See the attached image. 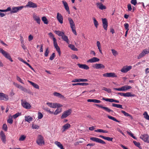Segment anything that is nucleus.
Segmentation results:
<instances>
[{
	"instance_id": "obj_1",
	"label": "nucleus",
	"mask_w": 149,
	"mask_h": 149,
	"mask_svg": "<svg viewBox=\"0 0 149 149\" xmlns=\"http://www.w3.org/2000/svg\"><path fill=\"white\" fill-rule=\"evenodd\" d=\"M46 104L48 106L52 108H60L63 106L62 104L57 103H52L48 102H47Z\"/></svg>"
},
{
	"instance_id": "obj_2",
	"label": "nucleus",
	"mask_w": 149,
	"mask_h": 149,
	"mask_svg": "<svg viewBox=\"0 0 149 149\" xmlns=\"http://www.w3.org/2000/svg\"><path fill=\"white\" fill-rule=\"evenodd\" d=\"M0 52L6 58L9 60L11 62L13 61V60L11 58L10 54L7 52L5 51L1 48H0Z\"/></svg>"
},
{
	"instance_id": "obj_3",
	"label": "nucleus",
	"mask_w": 149,
	"mask_h": 149,
	"mask_svg": "<svg viewBox=\"0 0 149 149\" xmlns=\"http://www.w3.org/2000/svg\"><path fill=\"white\" fill-rule=\"evenodd\" d=\"M131 88L132 87L131 86L125 85L120 88H114L113 89L114 90L118 91H125L130 89H131Z\"/></svg>"
},
{
	"instance_id": "obj_4",
	"label": "nucleus",
	"mask_w": 149,
	"mask_h": 149,
	"mask_svg": "<svg viewBox=\"0 0 149 149\" xmlns=\"http://www.w3.org/2000/svg\"><path fill=\"white\" fill-rule=\"evenodd\" d=\"M36 142L40 146H42L45 144L44 138L40 135H38Z\"/></svg>"
},
{
	"instance_id": "obj_5",
	"label": "nucleus",
	"mask_w": 149,
	"mask_h": 149,
	"mask_svg": "<svg viewBox=\"0 0 149 149\" xmlns=\"http://www.w3.org/2000/svg\"><path fill=\"white\" fill-rule=\"evenodd\" d=\"M148 53H149V49H145L142 51L141 53L137 56V58L139 59Z\"/></svg>"
},
{
	"instance_id": "obj_6",
	"label": "nucleus",
	"mask_w": 149,
	"mask_h": 149,
	"mask_svg": "<svg viewBox=\"0 0 149 149\" xmlns=\"http://www.w3.org/2000/svg\"><path fill=\"white\" fill-rule=\"evenodd\" d=\"M24 7L23 6H20L13 7L12 9L11 8L10 13H16L17 12H18L19 11L22 10Z\"/></svg>"
},
{
	"instance_id": "obj_7",
	"label": "nucleus",
	"mask_w": 149,
	"mask_h": 149,
	"mask_svg": "<svg viewBox=\"0 0 149 149\" xmlns=\"http://www.w3.org/2000/svg\"><path fill=\"white\" fill-rule=\"evenodd\" d=\"M21 104L23 107L26 109H30L31 107V106L30 104L26 101H22Z\"/></svg>"
},
{
	"instance_id": "obj_8",
	"label": "nucleus",
	"mask_w": 149,
	"mask_h": 149,
	"mask_svg": "<svg viewBox=\"0 0 149 149\" xmlns=\"http://www.w3.org/2000/svg\"><path fill=\"white\" fill-rule=\"evenodd\" d=\"M71 113V110L70 109L64 111L61 117V118L63 119L66 118Z\"/></svg>"
},
{
	"instance_id": "obj_9",
	"label": "nucleus",
	"mask_w": 149,
	"mask_h": 149,
	"mask_svg": "<svg viewBox=\"0 0 149 149\" xmlns=\"http://www.w3.org/2000/svg\"><path fill=\"white\" fill-rule=\"evenodd\" d=\"M90 139L91 140L93 141L102 144H104L105 143V142L103 140L97 138L92 137H91Z\"/></svg>"
},
{
	"instance_id": "obj_10",
	"label": "nucleus",
	"mask_w": 149,
	"mask_h": 149,
	"mask_svg": "<svg viewBox=\"0 0 149 149\" xmlns=\"http://www.w3.org/2000/svg\"><path fill=\"white\" fill-rule=\"evenodd\" d=\"M132 66H131L125 65L123 66L121 70V71L123 73H126L131 69Z\"/></svg>"
},
{
	"instance_id": "obj_11",
	"label": "nucleus",
	"mask_w": 149,
	"mask_h": 149,
	"mask_svg": "<svg viewBox=\"0 0 149 149\" xmlns=\"http://www.w3.org/2000/svg\"><path fill=\"white\" fill-rule=\"evenodd\" d=\"M37 7V5L31 1H29L25 6V7H29L33 8H36Z\"/></svg>"
},
{
	"instance_id": "obj_12",
	"label": "nucleus",
	"mask_w": 149,
	"mask_h": 149,
	"mask_svg": "<svg viewBox=\"0 0 149 149\" xmlns=\"http://www.w3.org/2000/svg\"><path fill=\"white\" fill-rule=\"evenodd\" d=\"M140 138L144 142L149 143V136L147 134L141 135L140 136Z\"/></svg>"
},
{
	"instance_id": "obj_13",
	"label": "nucleus",
	"mask_w": 149,
	"mask_h": 149,
	"mask_svg": "<svg viewBox=\"0 0 149 149\" xmlns=\"http://www.w3.org/2000/svg\"><path fill=\"white\" fill-rule=\"evenodd\" d=\"M102 21L103 28L106 31H107V29L108 24L107 20L106 18H102Z\"/></svg>"
},
{
	"instance_id": "obj_14",
	"label": "nucleus",
	"mask_w": 149,
	"mask_h": 149,
	"mask_svg": "<svg viewBox=\"0 0 149 149\" xmlns=\"http://www.w3.org/2000/svg\"><path fill=\"white\" fill-rule=\"evenodd\" d=\"M103 76L106 77H117L116 74L113 72L106 73L104 74Z\"/></svg>"
},
{
	"instance_id": "obj_15",
	"label": "nucleus",
	"mask_w": 149,
	"mask_h": 149,
	"mask_svg": "<svg viewBox=\"0 0 149 149\" xmlns=\"http://www.w3.org/2000/svg\"><path fill=\"white\" fill-rule=\"evenodd\" d=\"M93 67L96 69H100L101 68L104 69L105 68V66L102 64L101 63H96L94 64Z\"/></svg>"
},
{
	"instance_id": "obj_16",
	"label": "nucleus",
	"mask_w": 149,
	"mask_h": 149,
	"mask_svg": "<svg viewBox=\"0 0 149 149\" xmlns=\"http://www.w3.org/2000/svg\"><path fill=\"white\" fill-rule=\"evenodd\" d=\"M95 105L96 106H97L100 108H102V109H104L106 111H107L109 113H110L111 112H113V110H111L110 109H109L107 107H104L102 105H100L98 104H95Z\"/></svg>"
},
{
	"instance_id": "obj_17",
	"label": "nucleus",
	"mask_w": 149,
	"mask_h": 149,
	"mask_svg": "<svg viewBox=\"0 0 149 149\" xmlns=\"http://www.w3.org/2000/svg\"><path fill=\"white\" fill-rule=\"evenodd\" d=\"M68 20L69 21L70 27L72 31L74 33V22L72 19L70 17H68Z\"/></svg>"
},
{
	"instance_id": "obj_18",
	"label": "nucleus",
	"mask_w": 149,
	"mask_h": 149,
	"mask_svg": "<svg viewBox=\"0 0 149 149\" xmlns=\"http://www.w3.org/2000/svg\"><path fill=\"white\" fill-rule=\"evenodd\" d=\"M120 95L124 97H134L135 96L134 94H132L130 92H127L126 93H120Z\"/></svg>"
},
{
	"instance_id": "obj_19",
	"label": "nucleus",
	"mask_w": 149,
	"mask_h": 149,
	"mask_svg": "<svg viewBox=\"0 0 149 149\" xmlns=\"http://www.w3.org/2000/svg\"><path fill=\"white\" fill-rule=\"evenodd\" d=\"M0 136L3 142L5 143L6 142V136L5 133L3 131H1L0 134Z\"/></svg>"
},
{
	"instance_id": "obj_20",
	"label": "nucleus",
	"mask_w": 149,
	"mask_h": 149,
	"mask_svg": "<svg viewBox=\"0 0 149 149\" xmlns=\"http://www.w3.org/2000/svg\"><path fill=\"white\" fill-rule=\"evenodd\" d=\"M55 48L57 51L58 53V54L60 56L61 54V52L60 48L58 45L56 41L53 42Z\"/></svg>"
},
{
	"instance_id": "obj_21",
	"label": "nucleus",
	"mask_w": 149,
	"mask_h": 149,
	"mask_svg": "<svg viewBox=\"0 0 149 149\" xmlns=\"http://www.w3.org/2000/svg\"><path fill=\"white\" fill-rule=\"evenodd\" d=\"M70 125L69 123H66L62 126V132H64L70 128Z\"/></svg>"
},
{
	"instance_id": "obj_22",
	"label": "nucleus",
	"mask_w": 149,
	"mask_h": 149,
	"mask_svg": "<svg viewBox=\"0 0 149 149\" xmlns=\"http://www.w3.org/2000/svg\"><path fill=\"white\" fill-rule=\"evenodd\" d=\"M33 18L38 24H40L41 20L39 16L34 14L33 15Z\"/></svg>"
},
{
	"instance_id": "obj_23",
	"label": "nucleus",
	"mask_w": 149,
	"mask_h": 149,
	"mask_svg": "<svg viewBox=\"0 0 149 149\" xmlns=\"http://www.w3.org/2000/svg\"><path fill=\"white\" fill-rule=\"evenodd\" d=\"M99 60L100 59L98 58L97 57H94L88 60L87 61V62L88 63H93L98 62Z\"/></svg>"
},
{
	"instance_id": "obj_24",
	"label": "nucleus",
	"mask_w": 149,
	"mask_h": 149,
	"mask_svg": "<svg viewBox=\"0 0 149 149\" xmlns=\"http://www.w3.org/2000/svg\"><path fill=\"white\" fill-rule=\"evenodd\" d=\"M96 4L97 7L100 10H103L106 8V7L103 5L101 3H97Z\"/></svg>"
},
{
	"instance_id": "obj_25",
	"label": "nucleus",
	"mask_w": 149,
	"mask_h": 149,
	"mask_svg": "<svg viewBox=\"0 0 149 149\" xmlns=\"http://www.w3.org/2000/svg\"><path fill=\"white\" fill-rule=\"evenodd\" d=\"M56 17L57 20L60 23H63V17L61 14L59 13H57Z\"/></svg>"
},
{
	"instance_id": "obj_26",
	"label": "nucleus",
	"mask_w": 149,
	"mask_h": 149,
	"mask_svg": "<svg viewBox=\"0 0 149 149\" xmlns=\"http://www.w3.org/2000/svg\"><path fill=\"white\" fill-rule=\"evenodd\" d=\"M77 65L78 67L81 68L83 69L86 70H88L89 69V67L85 64H77Z\"/></svg>"
},
{
	"instance_id": "obj_27",
	"label": "nucleus",
	"mask_w": 149,
	"mask_h": 149,
	"mask_svg": "<svg viewBox=\"0 0 149 149\" xmlns=\"http://www.w3.org/2000/svg\"><path fill=\"white\" fill-rule=\"evenodd\" d=\"M25 120L29 123H30L33 120V118L30 116H24Z\"/></svg>"
},
{
	"instance_id": "obj_28",
	"label": "nucleus",
	"mask_w": 149,
	"mask_h": 149,
	"mask_svg": "<svg viewBox=\"0 0 149 149\" xmlns=\"http://www.w3.org/2000/svg\"><path fill=\"white\" fill-rule=\"evenodd\" d=\"M62 2L65 9L68 12V13L70 14L69 9L67 3L65 1H63Z\"/></svg>"
},
{
	"instance_id": "obj_29",
	"label": "nucleus",
	"mask_w": 149,
	"mask_h": 149,
	"mask_svg": "<svg viewBox=\"0 0 149 149\" xmlns=\"http://www.w3.org/2000/svg\"><path fill=\"white\" fill-rule=\"evenodd\" d=\"M28 81L29 83L31 85H32L34 88L37 89H39V86L37 84H36L35 83L32 81H30L29 80H28Z\"/></svg>"
},
{
	"instance_id": "obj_30",
	"label": "nucleus",
	"mask_w": 149,
	"mask_h": 149,
	"mask_svg": "<svg viewBox=\"0 0 149 149\" xmlns=\"http://www.w3.org/2000/svg\"><path fill=\"white\" fill-rule=\"evenodd\" d=\"M3 94L1 100H3L5 101H7L9 99V97L8 96L3 93Z\"/></svg>"
},
{
	"instance_id": "obj_31",
	"label": "nucleus",
	"mask_w": 149,
	"mask_h": 149,
	"mask_svg": "<svg viewBox=\"0 0 149 149\" xmlns=\"http://www.w3.org/2000/svg\"><path fill=\"white\" fill-rule=\"evenodd\" d=\"M54 143L60 149H63V146L60 142L56 141Z\"/></svg>"
},
{
	"instance_id": "obj_32",
	"label": "nucleus",
	"mask_w": 149,
	"mask_h": 149,
	"mask_svg": "<svg viewBox=\"0 0 149 149\" xmlns=\"http://www.w3.org/2000/svg\"><path fill=\"white\" fill-rule=\"evenodd\" d=\"M62 109L60 108H57L56 109L54 112L53 114L55 115H56L58 114L59 113H61L62 111Z\"/></svg>"
},
{
	"instance_id": "obj_33",
	"label": "nucleus",
	"mask_w": 149,
	"mask_h": 149,
	"mask_svg": "<svg viewBox=\"0 0 149 149\" xmlns=\"http://www.w3.org/2000/svg\"><path fill=\"white\" fill-rule=\"evenodd\" d=\"M121 112L124 115L126 116L130 117L132 119H133V117L132 115L130 114L127 113L125 111L123 110H122Z\"/></svg>"
},
{
	"instance_id": "obj_34",
	"label": "nucleus",
	"mask_w": 149,
	"mask_h": 149,
	"mask_svg": "<svg viewBox=\"0 0 149 149\" xmlns=\"http://www.w3.org/2000/svg\"><path fill=\"white\" fill-rule=\"evenodd\" d=\"M54 32L58 36H61V37L64 34V33L63 32L59 31H54Z\"/></svg>"
},
{
	"instance_id": "obj_35",
	"label": "nucleus",
	"mask_w": 149,
	"mask_h": 149,
	"mask_svg": "<svg viewBox=\"0 0 149 149\" xmlns=\"http://www.w3.org/2000/svg\"><path fill=\"white\" fill-rule=\"evenodd\" d=\"M96 43H97V46L98 47V49H99L100 52L101 54H102V49H101V45L100 42L99 41H97V42Z\"/></svg>"
},
{
	"instance_id": "obj_36",
	"label": "nucleus",
	"mask_w": 149,
	"mask_h": 149,
	"mask_svg": "<svg viewBox=\"0 0 149 149\" xmlns=\"http://www.w3.org/2000/svg\"><path fill=\"white\" fill-rule=\"evenodd\" d=\"M53 95L55 96L58 97L60 98H63L64 97L63 95H61L60 93H58L55 92L53 93Z\"/></svg>"
},
{
	"instance_id": "obj_37",
	"label": "nucleus",
	"mask_w": 149,
	"mask_h": 149,
	"mask_svg": "<svg viewBox=\"0 0 149 149\" xmlns=\"http://www.w3.org/2000/svg\"><path fill=\"white\" fill-rule=\"evenodd\" d=\"M88 81V79H75V82H87Z\"/></svg>"
},
{
	"instance_id": "obj_38",
	"label": "nucleus",
	"mask_w": 149,
	"mask_h": 149,
	"mask_svg": "<svg viewBox=\"0 0 149 149\" xmlns=\"http://www.w3.org/2000/svg\"><path fill=\"white\" fill-rule=\"evenodd\" d=\"M107 117L109 119H111L114 121H116V122H117L118 123L120 122V121H119L118 120L114 117H113L112 116H109V115H108V116H107Z\"/></svg>"
},
{
	"instance_id": "obj_39",
	"label": "nucleus",
	"mask_w": 149,
	"mask_h": 149,
	"mask_svg": "<svg viewBox=\"0 0 149 149\" xmlns=\"http://www.w3.org/2000/svg\"><path fill=\"white\" fill-rule=\"evenodd\" d=\"M112 106L113 107H116L117 108L123 109L122 105L120 104H116L114 103L112 104Z\"/></svg>"
},
{
	"instance_id": "obj_40",
	"label": "nucleus",
	"mask_w": 149,
	"mask_h": 149,
	"mask_svg": "<svg viewBox=\"0 0 149 149\" xmlns=\"http://www.w3.org/2000/svg\"><path fill=\"white\" fill-rule=\"evenodd\" d=\"M65 41H66L67 43H69V40L68 37L65 35V34L61 37Z\"/></svg>"
},
{
	"instance_id": "obj_41",
	"label": "nucleus",
	"mask_w": 149,
	"mask_h": 149,
	"mask_svg": "<svg viewBox=\"0 0 149 149\" xmlns=\"http://www.w3.org/2000/svg\"><path fill=\"white\" fill-rule=\"evenodd\" d=\"M89 85L88 83H75V85H81L82 86H87Z\"/></svg>"
},
{
	"instance_id": "obj_42",
	"label": "nucleus",
	"mask_w": 149,
	"mask_h": 149,
	"mask_svg": "<svg viewBox=\"0 0 149 149\" xmlns=\"http://www.w3.org/2000/svg\"><path fill=\"white\" fill-rule=\"evenodd\" d=\"M42 20L45 24H47L48 23L47 19L45 16H44L42 17Z\"/></svg>"
},
{
	"instance_id": "obj_43",
	"label": "nucleus",
	"mask_w": 149,
	"mask_h": 149,
	"mask_svg": "<svg viewBox=\"0 0 149 149\" xmlns=\"http://www.w3.org/2000/svg\"><path fill=\"white\" fill-rule=\"evenodd\" d=\"M95 131L97 132H103V133H108V132L107 131L104 130L102 129H97V130H95Z\"/></svg>"
},
{
	"instance_id": "obj_44",
	"label": "nucleus",
	"mask_w": 149,
	"mask_h": 149,
	"mask_svg": "<svg viewBox=\"0 0 149 149\" xmlns=\"http://www.w3.org/2000/svg\"><path fill=\"white\" fill-rule=\"evenodd\" d=\"M21 115V113L18 112L17 113H16L14 115L12 116V118H13L14 119H15L16 118L18 117V116H20Z\"/></svg>"
},
{
	"instance_id": "obj_45",
	"label": "nucleus",
	"mask_w": 149,
	"mask_h": 149,
	"mask_svg": "<svg viewBox=\"0 0 149 149\" xmlns=\"http://www.w3.org/2000/svg\"><path fill=\"white\" fill-rule=\"evenodd\" d=\"M48 35L51 38H52L53 39V42L56 41V39L54 38V35L52 34V33L50 32L49 33H48Z\"/></svg>"
},
{
	"instance_id": "obj_46",
	"label": "nucleus",
	"mask_w": 149,
	"mask_h": 149,
	"mask_svg": "<svg viewBox=\"0 0 149 149\" xmlns=\"http://www.w3.org/2000/svg\"><path fill=\"white\" fill-rule=\"evenodd\" d=\"M26 138V136L25 135H21L19 138V140L20 141H24Z\"/></svg>"
},
{
	"instance_id": "obj_47",
	"label": "nucleus",
	"mask_w": 149,
	"mask_h": 149,
	"mask_svg": "<svg viewBox=\"0 0 149 149\" xmlns=\"http://www.w3.org/2000/svg\"><path fill=\"white\" fill-rule=\"evenodd\" d=\"M94 24L96 28H97L98 25V22L96 20L95 18H93Z\"/></svg>"
},
{
	"instance_id": "obj_48",
	"label": "nucleus",
	"mask_w": 149,
	"mask_h": 149,
	"mask_svg": "<svg viewBox=\"0 0 149 149\" xmlns=\"http://www.w3.org/2000/svg\"><path fill=\"white\" fill-rule=\"evenodd\" d=\"M43 114L40 112L38 111V119H41L43 117Z\"/></svg>"
},
{
	"instance_id": "obj_49",
	"label": "nucleus",
	"mask_w": 149,
	"mask_h": 149,
	"mask_svg": "<svg viewBox=\"0 0 149 149\" xmlns=\"http://www.w3.org/2000/svg\"><path fill=\"white\" fill-rule=\"evenodd\" d=\"M143 115L144 116V118L145 119L149 120V116L147 112H145L143 114Z\"/></svg>"
},
{
	"instance_id": "obj_50",
	"label": "nucleus",
	"mask_w": 149,
	"mask_h": 149,
	"mask_svg": "<svg viewBox=\"0 0 149 149\" xmlns=\"http://www.w3.org/2000/svg\"><path fill=\"white\" fill-rule=\"evenodd\" d=\"M11 11V8L10 7H8L5 10L0 9V12H6Z\"/></svg>"
},
{
	"instance_id": "obj_51",
	"label": "nucleus",
	"mask_w": 149,
	"mask_h": 149,
	"mask_svg": "<svg viewBox=\"0 0 149 149\" xmlns=\"http://www.w3.org/2000/svg\"><path fill=\"white\" fill-rule=\"evenodd\" d=\"M17 88L20 89L22 91L24 92H26L27 91L26 89L20 85H19Z\"/></svg>"
},
{
	"instance_id": "obj_52",
	"label": "nucleus",
	"mask_w": 149,
	"mask_h": 149,
	"mask_svg": "<svg viewBox=\"0 0 149 149\" xmlns=\"http://www.w3.org/2000/svg\"><path fill=\"white\" fill-rule=\"evenodd\" d=\"M127 132L128 135L130 136L133 139H136V138L133 135V134L132 133L130 132L127 131Z\"/></svg>"
},
{
	"instance_id": "obj_53",
	"label": "nucleus",
	"mask_w": 149,
	"mask_h": 149,
	"mask_svg": "<svg viewBox=\"0 0 149 149\" xmlns=\"http://www.w3.org/2000/svg\"><path fill=\"white\" fill-rule=\"evenodd\" d=\"M102 90L106 91L108 93H110L111 92V90L109 88H107L105 87H103Z\"/></svg>"
},
{
	"instance_id": "obj_54",
	"label": "nucleus",
	"mask_w": 149,
	"mask_h": 149,
	"mask_svg": "<svg viewBox=\"0 0 149 149\" xmlns=\"http://www.w3.org/2000/svg\"><path fill=\"white\" fill-rule=\"evenodd\" d=\"M124 27L125 28V29L127 31H128L129 30V25L128 23H125L124 24Z\"/></svg>"
},
{
	"instance_id": "obj_55",
	"label": "nucleus",
	"mask_w": 149,
	"mask_h": 149,
	"mask_svg": "<svg viewBox=\"0 0 149 149\" xmlns=\"http://www.w3.org/2000/svg\"><path fill=\"white\" fill-rule=\"evenodd\" d=\"M111 51L113 55L114 56H116L118 54L117 52L114 49H112Z\"/></svg>"
},
{
	"instance_id": "obj_56",
	"label": "nucleus",
	"mask_w": 149,
	"mask_h": 149,
	"mask_svg": "<svg viewBox=\"0 0 149 149\" xmlns=\"http://www.w3.org/2000/svg\"><path fill=\"white\" fill-rule=\"evenodd\" d=\"M12 118H12L11 116L7 120L8 122L10 124H12L13 122V120H12Z\"/></svg>"
},
{
	"instance_id": "obj_57",
	"label": "nucleus",
	"mask_w": 149,
	"mask_h": 149,
	"mask_svg": "<svg viewBox=\"0 0 149 149\" xmlns=\"http://www.w3.org/2000/svg\"><path fill=\"white\" fill-rule=\"evenodd\" d=\"M32 127L33 129H38L39 128V126L33 124Z\"/></svg>"
},
{
	"instance_id": "obj_58",
	"label": "nucleus",
	"mask_w": 149,
	"mask_h": 149,
	"mask_svg": "<svg viewBox=\"0 0 149 149\" xmlns=\"http://www.w3.org/2000/svg\"><path fill=\"white\" fill-rule=\"evenodd\" d=\"M16 79L17 80L19 81L21 83L24 84V83L23 82L22 80L18 76H17Z\"/></svg>"
},
{
	"instance_id": "obj_59",
	"label": "nucleus",
	"mask_w": 149,
	"mask_h": 149,
	"mask_svg": "<svg viewBox=\"0 0 149 149\" xmlns=\"http://www.w3.org/2000/svg\"><path fill=\"white\" fill-rule=\"evenodd\" d=\"M3 129L5 131H6L7 130V127L6 124H3Z\"/></svg>"
},
{
	"instance_id": "obj_60",
	"label": "nucleus",
	"mask_w": 149,
	"mask_h": 149,
	"mask_svg": "<svg viewBox=\"0 0 149 149\" xmlns=\"http://www.w3.org/2000/svg\"><path fill=\"white\" fill-rule=\"evenodd\" d=\"M33 38V36L31 35H30L28 36V40L30 41L32 40Z\"/></svg>"
},
{
	"instance_id": "obj_61",
	"label": "nucleus",
	"mask_w": 149,
	"mask_h": 149,
	"mask_svg": "<svg viewBox=\"0 0 149 149\" xmlns=\"http://www.w3.org/2000/svg\"><path fill=\"white\" fill-rule=\"evenodd\" d=\"M131 3L132 4L135 6L136 4L137 3L136 0H131Z\"/></svg>"
},
{
	"instance_id": "obj_62",
	"label": "nucleus",
	"mask_w": 149,
	"mask_h": 149,
	"mask_svg": "<svg viewBox=\"0 0 149 149\" xmlns=\"http://www.w3.org/2000/svg\"><path fill=\"white\" fill-rule=\"evenodd\" d=\"M55 57V53H53L52 55L50 56L49 59L51 60H52Z\"/></svg>"
},
{
	"instance_id": "obj_63",
	"label": "nucleus",
	"mask_w": 149,
	"mask_h": 149,
	"mask_svg": "<svg viewBox=\"0 0 149 149\" xmlns=\"http://www.w3.org/2000/svg\"><path fill=\"white\" fill-rule=\"evenodd\" d=\"M133 143L135 144V145H136V146L138 147H139L140 146V143L139 142H137L136 141H134Z\"/></svg>"
},
{
	"instance_id": "obj_64",
	"label": "nucleus",
	"mask_w": 149,
	"mask_h": 149,
	"mask_svg": "<svg viewBox=\"0 0 149 149\" xmlns=\"http://www.w3.org/2000/svg\"><path fill=\"white\" fill-rule=\"evenodd\" d=\"M68 47L73 50H74V46L72 45L69 44Z\"/></svg>"
}]
</instances>
